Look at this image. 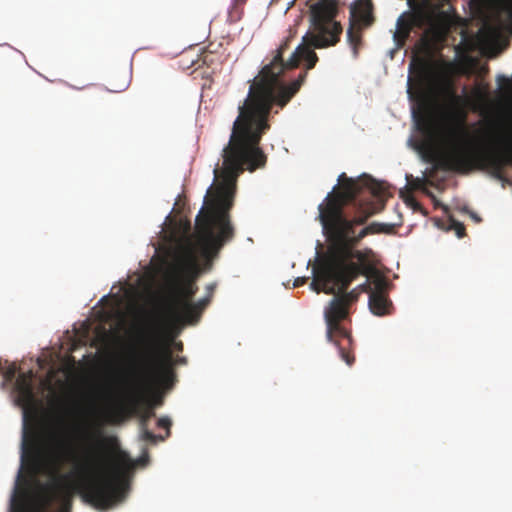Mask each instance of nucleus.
Wrapping results in <instances>:
<instances>
[{
  "label": "nucleus",
  "instance_id": "20",
  "mask_svg": "<svg viewBox=\"0 0 512 512\" xmlns=\"http://www.w3.org/2000/svg\"><path fill=\"white\" fill-rule=\"evenodd\" d=\"M356 289H358V291H360V293L361 292H368L370 294L371 283L366 281L365 283L359 285Z\"/></svg>",
  "mask_w": 512,
  "mask_h": 512
},
{
  "label": "nucleus",
  "instance_id": "6",
  "mask_svg": "<svg viewBox=\"0 0 512 512\" xmlns=\"http://www.w3.org/2000/svg\"><path fill=\"white\" fill-rule=\"evenodd\" d=\"M448 0H409L411 12L403 13L397 19L394 40L399 47L409 38L414 27L427 28L419 40L421 48L429 46V34L436 21L443 16V7Z\"/></svg>",
  "mask_w": 512,
  "mask_h": 512
},
{
  "label": "nucleus",
  "instance_id": "22",
  "mask_svg": "<svg viewBox=\"0 0 512 512\" xmlns=\"http://www.w3.org/2000/svg\"><path fill=\"white\" fill-rule=\"evenodd\" d=\"M307 279V277H298L294 280L293 286L300 287L306 283Z\"/></svg>",
  "mask_w": 512,
  "mask_h": 512
},
{
  "label": "nucleus",
  "instance_id": "12",
  "mask_svg": "<svg viewBox=\"0 0 512 512\" xmlns=\"http://www.w3.org/2000/svg\"><path fill=\"white\" fill-rule=\"evenodd\" d=\"M369 309L376 316H384L390 314L392 302L388 295H369Z\"/></svg>",
  "mask_w": 512,
  "mask_h": 512
},
{
  "label": "nucleus",
  "instance_id": "9",
  "mask_svg": "<svg viewBox=\"0 0 512 512\" xmlns=\"http://www.w3.org/2000/svg\"><path fill=\"white\" fill-rule=\"evenodd\" d=\"M414 70L418 85L422 93L428 94L435 90L438 82V73L434 65L428 60L414 57L410 65Z\"/></svg>",
  "mask_w": 512,
  "mask_h": 512
},
{
  "label": "nucleus",
  "instance_id": "5",
  "mask_svg": "<svg viewBox=\"0 0 512 512\" xmlns=\"http://www.w3.org/2000/svg\"><path fill=\"white\" fill-rule=\"evenodd\" d=\"M137 354V367L145 387L168 381L173 376V357L168 346L162 344L158 334L148 333Z\"/></svg>",
  "mask_w": 512,
  "mask_h": 512
},
{
  "label": "nucleus",
  "instance_id": "23",
  "mask_svg": "<svg viewBox=\"0 0 512 512\" xmlns=\"http://www.w3.org/2000/svg\"><path fill=\"white\" fill-rule=\"evenodd\" d=\"M29 449L30 448L28 447L27 440L24 438L23 443H22V460H24Z\"/></svg>",
  "mask_w": 512,
  "mask_h": 512
},
{
  "label": "nucleus",
  "instance_id": "8",
  "mask_svg": "<svg viewBox=\"0 0 512 512\" xmlns=\"http://www.w3.org/2000/svg\"><path fill=\"white\" fill-rule=\"evenodd\" d=\"M198 287L193 280H175L171 287L172 302L168 309L169 321L173 323V311L183 312L192 302V298L197 293Z\"/></svg>",
  "mask_w": 512,
  "mask_h": 512
},
{
  "label": "nucleus",
  "instance_id": "24",
  "mask_svg": "<svg viewBox=\"0 0 512 512\" xmlns=\"http://www.w3.org/2000/svg\"><path fill=\"white\" fill-rule=\"evenodd\" d=\"M470 215H471L472 219H473L475 222H477V223L481 222V218H480L477 214H475V213L471 212V213H470Z\"/></svg>",
  "mask_w": 512,
  "mask_h": 512
},
{
  "label": "nucleus",
  "instance_id": "3",
  "mask_svg": "<svg viewBox=\"0 0 512 512\" xmlns=\"http://www.w3.org/2000/svg\"><path fill=\"white\" fill-rule=\"evenodd\" d=\"M81 453H75L63 438L54 437L40 457L50 482L43 486L35 503L26 495L12 499L14 512H47L52 503L59 505L57 512H71L73 498L82 499L99 509H107L125 498L127 477L136 463L129 454L117 450L113 455L106 443L113 439L90 435Z\"/></svg>",
  "mask_w": 512,
  "mask_h": 512
},
{
  "label": "nucleus",
  "instance_id": "27",
  "mask_svg": "<svg viewBox=\"0 0 512 512\" xmlns=\"http://www.w3.org/2000/svg\"><path fill=\"white\" fill-rule=\"evenodd\" d=\"M127 87V83H124L122 86L119 87V89H114V91L118 92V91H122L124 90L125 88Z\"/></svg>",
  "mask_w": 512,
  "mask_h": 512
},
{
  "label": "nucleus",
  "instance_id": "25",
  "mask_svg": "<svg viewBox=\"0 0 512 512\" xmlns=\"http://www.w3.org/2000/svg\"><path fill=\"white\" fill-rule=\"evenodd\" d=\"M474 94H475V96H476V97L481 98V97H482V91H481V89H480V88H476V89L474 90Z\"/></svg>",
  "mask_w": 512,
  "mask_h": 512
},
{
  "label": "nucleus",
  "instance_id": "15",
  "mask_svg": "<svg viewBox=\"0 0 512 512\" xmlns=\"http://www.w3.org/2000/svg\"><path fill=\"white\" fill-rule=\"evenodd\" d=\"M142 439L150 443H156L157 441H164L165 437L156 435L151 432L147 427H141Z\"/></svg>",
  "mask_w": 512,
  "mask_h": 512
},
{
  "label": "nucleus",
  "instance_id": "21",
  "mask_svg": "<svg viewBox=\"0 0 512 512\" xmlns=\"http://www.w3.org/2000/svg\"><path fill=\"white\" fill-rule=\"evenodd\" d=\"M215 288H216V284H214V283L208 284V285L206 286V291H207L206 296H207V297H210V299H212V297H213V294H214Z\"/></svg>",
  "mask_w": 512,
  "mask_h": 512
},
{
  "label": "nucleus",
  "instance_id": "1",
  "mask_svg": "<svg viewBox=\"0 0 512 512\" xmlns=\"http://www.w3.org/2000/svg\"><path fill=\"white\" fill-rule=\"evenodd\" d=\"M337 0H319L310 6L313 32L306 33L302 43L285 61L292 37H287L276 49L270 63L264 65L250 85L248 96L239 106L228 144L222 151V167L216 165L214 183L208 190L205 206L196 217L200 246H224L235 235L229 211L233 207L237 178L245 170L253 172L266 165L267 156L259 144L270 129L268 117L274 104L283 108L299 91L307 73H301L289 85L281 82L285 70L297 68L305 61L306 70L315 67L318 56L313 49L335 46L340 41L342 26L335 18Z\"/></svg>",
  "mask_w": 512,
  "mask_h": 512
},
{
  "label": "nucleus",
  "instance_id": "18",
  "mask_svg": "<svg viewBox=\"0 0 512 512\" xmlns=\"http://www.w3.org/2000/svg\"><path fill=\"white\" fill-rule=\"evenodd\" d=\"M172 425L171 420L168 417H161L157 421V426L159 428L166 429V437L170 435V427Z\"/></svg>",
  "mask_w": 512,
  "mask_h": 512
},
{
  "label": "nucleus",
  "instance_id": "26",
  "mask_svg": "<svg viewBox=\"0 0 512 512\" xmlns=\"http://www.w3.org/2000/svg\"><path fill=\"white\" fill-rule=\"evenodd\" d=\"M247 0H234L236 5H243L246 3Z\"/></svg>",
  "mask_w": 512,
  "mask_h": 512
},
{
  "label": "nucleus",
  "instance_id": "14",
  "mask_svg": "<svg viewBox=\"0 0 512 512\" xmlns=\"http://www.w3.org/2000/svg\"><path fill=\"white\" fill-rule=\"evenodd\" d=\"M448 230H453L458 238H462L466 234V229L463 223L456 221L452 217L449 218Z\"/></svg>",
  "mask_w": 512,
  "mask_h": 512
},
{
  "label": "nucleus",
  "instance_id": "7",
  "mask_svg": "<svg viewBox=\"0 0 512 512\" xmlns=\"http://www.w3.org/2000/svg\"><path fill=\"white\" fill-rule=\"evenodd\" d=\"M350 25L347 38L355 57L362 42L361 30L369 27L373 21L372 4L370 1L356 0L350 6Z\"/></svg>",
  "mask_w": 512,
  "mask_h": 512
},
{
  "label": "nucleus",
  "instance_id": "4",
  "mask_svg": "<svg viewBox=\"0 0 512 512\" xmlns=\"http://www.w3.org/2000/svg\"><path fill=\"white\" fill-rule=\"evenodd\" d=\"M441 95L450 108L451 125L443 133L445 150L434 169L466 174L473 169H485L497 179L504 178L506 166H512V134L502 135L498 148L476 151L471 147L470 133L466 126V99L456 93L451 80H444L439 86Z\"/></svg>",
  "mask_w": 512,
  "mask_h": 512
},
{
  "label": "nucleus",
  "instance_id": "13",
  "mask_svg": "<svg viewBox=\"0 0 512 512\" xmlns=\"http://www.w3.org/2000/svg\"><path fill=\"white\" fill-rule=\"evenodd\" d=\"M367 276L372 277L370 294L387 295L389 282L383 275L379 274L376 271L374 265H373V271L371 273H369Z\"/></svg>",
  "mask_w": 512,
  "mask_h": 512
},
{
  "label": "nucleus",
  "instance_id": "11",
  "mask_svg": "<svg viewBox=\"0 0 512 512\" xmlns=\"http://www.w3.org/2000/svg\"><path fill=\"white\" fill-rule=\"evenodd\" d=\"M210 302V297L205 296L195 303L191 302L183 312L173 311V323H197Z\"/></svg>",
  "mask_w": 512,
  "mask_h": 512
},
{
  "label": "nucleus",
  "instance_id": "2",
  "mask_svg": "<svg viewBox=\"0 0 512 512\" xmlns=\"http://www.w3.org/2000/svg\"><path fill=\"white\" fill-rule=\"evenodd\" d=\"M338 181L341 185L340 191L329 193L318 206L319 220L329 245L325 252H317L312 266L313 280L310 287L317 293L334 295L324 311L326 337L338 348L341 359L351 366L355 361L350 351L352 337L341 325V321L348 317L349 306L357 301L360 291L346 290L359 275H368L373 271V251L357 250L356 246L367 235L382 229H379L381 225L372 223L357 233L355 226L364 224L374 211L367 208L362 215L348 219L344 206L355 202L364 189L379 198L384 195L385 189L367 175L353 179L342 173Z\"/></svg>",
  "mask_w": 512,
  "mask_h": 512
},
{
  "label": "nucleus",
  "instance_id": "16",
  "mask_svg": "<svg viewBox=\"0 0 512 512\" xmlns=\"http://www.w3.org/2000/svg\"><path fill=\"white\" fill-rule=\"evenodd\" d=\"M17 366L13 363L8 365L6 368L3 369V377L5 381L12 382L16 376L17 373Z\"/></svg>",
  "mask_w": 512,
  "mask_h": 512
},
{
  "label": "nucleus",
  "instance_id": "10",
  "mask_svg": "<svg viewBox=\"0 0 512 512\" xmlns=\"http://www.w3.org/2000/svg\"><path fill=\"white\" fill-rule=\"evenodd\" d=\"M34 373L32 370L19 374L15 381L14 390L17 393V404L20 405L26 413L28 409L36 405L37 399L34 392L32 380Z\"/></svg>",
  "mask_w": 512,
  "mask_h": 512
},
{
  "label": "nucleus",
  "instance_id": "17",
  "mask_svg": "<svg viewBox=\"0 0 512 512\" xmlns=\"http://www.w3.org/2000/svg\"><path fill=\"white\" fill-rule=\"evenodd\" d=\"M155 416V413L151 407L146 408L140 417V425L141 427H147V422L149 419Z\"/></svg>",
  "mask_w": 512,
  "mask_h": 512
},
{
  "label": "nucleus",
  "instance_id": "19",
  "mask_svg": "<svg viewBox=\"0 0 512 512\" xmlns=\"http://www.w3.org/2000/svg\"><path fill=\"white\" fill-rule=\"evenodd\" d=\"M138 409V398L133 397L130 399L128 404L122 405V411L136 412Z\"/></svg>",
  "mask_w": 512,
  "mask_h": 512
}]
</instances>
